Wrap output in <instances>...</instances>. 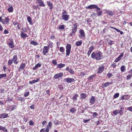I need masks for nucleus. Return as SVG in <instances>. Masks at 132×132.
<instances>
[{
	"label": "nucleus",
	"instance_id": "53",
	"mask_svg": "<svg viewBox=\"0 0 132 132\" xmlns=\"http://www.w3.org/2000/svg\"><path fill=\"white\" fill-rule=\"evenodd\" d=\"M94 49V47L93 46H91L89 48V51H91V52H92V50Z\"/></svg>",
	"mask_w": 132,
	"mask_h": 132
},
{
	"label": "nucleus",
	"instance_id": "28",
	"mask_svg": "<svg viewBox=\"0 0 132 132\" xmlns=\"http://www.w3.org/2000/svg\"><path fill=\"white\" fill-rule=\"evenodd\" d=\"M65 66V64L61 63L60 64H57V67L59 68H62L64 67Z\"/></svg>",
	"mask_w": 132,
	"mask_h": 132
},
{
	"label": "nucleus",
	"instance_id": "54",
	"mask_svg": "<svg viewBox=\"0 0 132 132\" xmlns=\"http://www.w3.org/2000/svg\"><path fill=\"white\" fill-rule=\"evenodd\" d=\"M9 33L8 31L6 29H5L4 30V33L5 34H7Z\"/></svg>",
	"mask_w": 132,
	"mask_h": 132
},
{
	"label": "nucleus",
	"instance_id": "13",
	"mask_svg": "<svg viewBox=\"0 0 132 132\" xmlns=\"http://www.w3.org/2000/svg\"><path fill=\"white\" fill-rule=\"evenodd\" d=\"M65 69L67 71H68L71 75H73L75 74L74 70L72 69H70L68 67H67Z\"/></svg>",
	"mask_w": 132,
	"mask_h": 132
},
{
	"label": "nucleus",
	"instance_id": "17",
	"mask_svg": "<svg viewBox=\"0 0 132 132\" xmlns=\"http://www.w3.org/2000/svg\"><path fill=\"white\" fill-rule=\"evenodd\" d=\"M123 53H121L120 54L119 56L115 60L114 62H118L119 61H120V60L121 59L122 57L123 56Z\"/></svg>",
	"mask_w": 132,
	"mask_h": 132
},
{
	"label": "nucleus",
	"instance_id": "19",
	"mask_svg": "<svg viewBox=\"0 0 132 132\" xmlns=\"http://www.w3.org/2000/svg\"><path fill=\"white\" fill-rule=\"evenodd\" d=\"M79 33L80 34V35L79 36L80 38H81L85 36V35L84 32L83 30H79Z\"/></svg>",
	"mask_w": 132,
	"mask_h": 132
},
{
	"label": "nucleus",
	"instance_id": "46",
	"mask_svg": "<svg viewBox=\"0 0 132 132\" xmlns=\"http://www.w3.org/2000/svg\"><path fill=\"white\" fill-rule=\"evenodd\" d=\"M86 75L85 72H80V75L82 77H83Z\"/></svg>",
	"mask_w": 132,
	"mask_h": 132
},
{
	"label": "nucleus",
	"instance_id": "37",
	"mask_svg": "<svg viewBox=\"0 0 132 132\" xmlns=\"http://www.w3.org/2000/svg\"><path fill=\"white\" fill-rule=\"evenodd\" d=\"M95 75H93L90 76L89 78H88V81H89V80L92 79L93 78H95Z\"/></svg>",
	"mask_w": 132,
	"mask_h": 132
},
{
	"label": "nucleus",
	"instance_id": "33",
	"mask_svg": "<svg viewBox=\"0 0 132 132\" xmlns=\"http://www.w3.org/2000/svg\"><path fill=\"white\" fill-rule=\"evenodd\" d=\"M27 20L29 23L31 24H32V19L29 16H28L27 18Z\"/></svg>",
	"mask_w": 132,
	"mask_h": 132
},
{
	"label": "nucleus",
	"instance_id": "57",
	"mask_svg": "<svg viewBox=\"0 0 132 132\" xmlns=\"http://www.w3.org/2000/svg\"><path fill=\"white\" fill-rule=\"evenodd\" d=\"M91 16L92 17H94L97 16V14L96 13H93L92 14Z\"/></svg>",
	"mask_w": 132,
	"mask_h": 132
},
{
	"label": "nucleus",
	"instance_id": "29",
	"mask_svg": "<svg viewBox=\"0 0 132 132\" xmlns=\"http://www.w3.org/2000/svg\"><path fill=\"white\" fill-rule=\"evenodd\" d=\"M82 42L81 40H79L76 42L75 43V45L77 46H80L82 44Z\"/></svg>",
	"mask_w": 132,
	"mask_h": 132
},
{
	"label": "nucleus",
	"instance_id": "9",
	"mask_svg": "<svg viewBox=\"0 0 132 132\" xmlns=\"http://www.w3.org/2000/svg\"><path fill=\"white\" fill-rule=\"evenodd\" d=\"M7 44L9 46L10 48H13L14 47V44L12 39L11 40L10 42L7 43Z\"/></svg>",
	"mask_w": 132,
	"mask_h": 132
},
{
	"label": "nucleus",
	"instance_id": "56",
	"mask_svg": "<svg viewBox=\"0 0 132 132\" xmlns=\"http://www.w3.org/2000/svg\"><path fill=\"white\" fill-rule=\"evenodd\" d=\"M127 109L132 112V106H130Z\"/></svg>",
	"mask_w": 132,
	"mask_h": 132
},
{
	"label": "nucleus",
	"instance_id": "52",
	"mask_svg": "<svg viewBox=\"0 0 132 132\" xmlns=\"http://www.w3.org/2000/svg\"><path fill=\"white\" fill-rule=\"evenodd\" d=\"M98 114V113L96 112H94L93 114V116L94 117H96Z\"/></svg>",
	"mask_w": 132,
	"mask_h": 132
},
{
	"label": "nucleus",
	"instance_id": "39",
	"mask_svg": "<svg viewBox=\"0 0 132 132\" xmlns=\"http://www.w3.org/2000/svg\"><path fill=\"white\" fill-rule=\"evenodd\" d=\"M53 44L52 42H49L47 44V45L48 46L52 47L53 46Z\"/></svg>",
	"mask_w": 132,
	"mask_h": 132
},
{
	"label": "nucleus",
	"instance_id": "34",
	"mask_svg": "<svg viewBox=\"0 0 132 132\" xmlns=\"http://www.w3.org/2000/svg\"><path fill=\"white\" fill-rule=\"evenodd\" d=\"M106 13L109 16L113 15L114 14V13L113 12L110 11L106 12Z\"/></svg>",
	"mask_w": 132,
	"mask_h": 132
},
{
	"label": "nucleus",
	"instance_id": "12",
	"mask_svg": "<svg viewBox=\"0 0 132 132\" xmlns=\"http://www.w3.org/2000/svg\"><path fill=\"white\" fill-rule=\"evenodd\" d=\"M36 3L39 4V5L41 6L44 7L45 6L44 3L42 0H37Z\"/></svg>",
	"mask_w": 132,
	"mask_h": 132
},
{
	"label": "nucleus",
	"instance_id": "61",
	"mask_svg": "<svg viewBox=\"0 0 132 132\" xmlns=\"http://www.w3.org/2000/svg\"><path fill=\"white\" fill-rule=\"evenodd\" d=\"M67 12L66 11H65L62 12V15H67Z\"/></svg>",
	"mask_w": 132,
	"mask_h": 132
},
{
	"label": "nucleus",
	"instance_id": "51",
	"mask_svg": "<svg viewBox=\"0 0 132 132\" xmlns=\"http://www.w3.org/2000/svg\"><path fill=\"white\" fill-rule=\"evenodd\" d=\"M29 92H26V93H24V96L25 97H26L27 96L29 95Z\"/></svg>",
	"mask_w": 132,
	"mask_h": 132
},
{
	"label": "nucleus",
	"instance_id": "63",
	"mask_svg": "<svg viewBox=\"0 0 132 132\" xmlns=\"http://www.w3.org/2000/svg\"><path fill=\"white\" fill-rule=\"evenodd\" d=\"M21 26V24H18L17 25L18 28L19 30L20 29V27Z\"/></svg>",
	"mask_w": 132,
	"mask_h": 132
},
{
	"label": "nucleus",
	"instance_id": "49",
	"mask_svg": "<svg viewBox=\"0 0 132 132\" xmlns=\"http://www.w3.org/2000/svg\"><path fill=\"white\" fill-rule=\"evenodd\" d=\"M132 76L131 75H129L128 76H127L126 77V79L127 80H129L130 78Z\"/></svg>",
	"mask_w": 132,
	"mask_h": 132
},
{
	"label": "nucleus",
	"instance_id": "40",
	"mask_svg": "<svg viewBox=\"0 0 132 132\" xmlns=\"http://www.w3.org/2000/svg\"><path fill=\"white\" fill-rule=\"evenodd\" d=\"M13 63V61H12V60H11V59H10L8 61V65L9 66H10L12 64V63Z\"/></svg>",
	"mask_w": 132,
	"mask_h": 132
},
{
	"label": "nucleus",
	"instance_id": "15",
	"mask_svg": "<svg viewBox=\"0 0 132 132\" xmlns=\"http://www.w3.org/2000/svg\"><path fill=\"white\" fill-rule=\"evenodd\" d=\"M8 114L3 113L0 114V119H4L8 117Z\"/></svg>",
	"mask_w": 132,
	"mask_h": 132
},
{
	"label": "nucleus",
	"instance_id": "24",
	"mask_svg": "<svg viewBox=\"0 0 132 132\" xmlns=\"http://www.w3.org/2000/svg\"><path fill=\"white\" fill-rule=\"evenodd\" d=\"M20 35L21 37L23 39L26 37H28V36L26 34L24 33L23 31L21 32Z\"/></svg>",
	"mask_w": 132,
	"mask_h": 132
},
{
	"label": "nucleus",
	"instance_id": "5",
	"mask_svg": "<svg viewBox=\"0 0 132 132\" xmlns=\"http://www.w3.org/2000/svg\"><path fill=\"white\" fill-rule=\"evenodd\" d=\"M63 75V74L62 72H60L59 73L56 74L54 76L53 78L55 79L59 78V79H60L62 78Z\"/></svg>",
	"mask_w": 132,
	"mask_h": 132
},
{
	"label": "nucleus",
	"instance_id": "50",
	"mask_svg": "<svg viewBox=\"0 0 132 132\" xmlns=\"http://www.w3.org/2000/svg\"><path fill=\"white\" fill-rule=\"evenodd\" d=\"M64 25H61L59 27V29H60L62 30L64 29Z\"/></svg>",
	"mask_w": 132,
	"mask_h": 132
},
{
	"label": "nucleus",
	"instance_id": "31",
	"mask_svg": "<svg viewBox=\"0 0 132 132\" xmlns=\"http://www.w3.org/2000/svg\"><path fill=\"white\" fill-rule=\"evenodd\" d=\"M8 11L9 12H12L13 11V9L12 6L10 7L7 9Z\"/></svg>",
	"mask_w": 132,
	"mask_h": 132
},
{
	"label": "nucleus",
	"instance_id": "59",
	"mask_svg": "<svg viewBox=\"0 0 132 132\" xmlns=\"http://www.w3.org/2000/svg\"><path fill=\"white\" fill-rule=\"evenodd\" d=\"M107 76H108L109 78H110L111 76H112V75L111 73H108L107 74Z\"/></svg>",
	"mask_w": 132,
	"mask_h": 132
},
{
	"label": "nucleus",
	"instance_id": "32",
	"mask_svg": "<svg viewBox=\"0 0 132 132\" xmlns=\"http://www.w3.org/2000/svg\"><path fill=\"white\" fill-rule=\"evenodd\" d=\"M39 80V78H38V79H37L36 80H33L32 81H30L29 82V83L31 84H32L36 82H37Z\"/></svg>",
	"mask_w": 132,
	"mask_h": 132
},
{
	"label": "nucleus",
	"instance_id": "30",
	"mask_svg": "<svg viewBox=\"0 0 132 132\" xmlns=\"http://www.w3.org/2000/svg\"><path fill=\"white\" fill-rule=\"evenodd\" d=\"M41 66V64L38 63L36 64L35 66L33 68V70H36L37 68L39 67H40Z\"/></svg>",
	"mask_w": 132,
	"mask_h": 132
},
{
	"label": "nucleus",
	"instance_id": "22",
	"mask_svg": "<svg viewBox=\"0 0 132 132\" xmlns=\"http://www.w3.org/2000/svg\"><path fill=\"white\" fill-rule=\"evenodd\" d=\"M12 60H13L14 63L17 64L18 63V62L17 61V57L16 55H15L13 56Z\"/></svg>",
	"mask_w": 132,
	"mask_h": 132
},
{
	"label": "nucleus",
	"instance_id": "6",
	"mask_svg": "<svg viewBox=\"0 0 132 132\" xmlns=\"http://www.w3.org/2000/svg\"><path fill=\"white\" fill-rule=\"evenodd\" d=\"M49 50V48L47 46H44L43 47V53L44 55L48 53Z\"/></svg>",
	"mask_w": 132,
	"mask_h": 132
},
{
	"label": "nucleus",
	"instance_id": "58",
	"mask_svg": "<svg viewBox=\"0 0 132 132\" xmlns=\"http://www.w3.org/2000/svg\"><path fill=\"white\" fill-rule=\"evenodd\" d=\"M4 19H2V17L0 16V22H2V24H4V22H3V20Z\"/></svg>",
	"mask_w": 132,
	"mask_h": 132
},
{
	"label": "nucleus",
	"instance_id": "36",
	"mask_svg": "<svg viewBox=\"0 0 132 132\" xmlns=\"http://www.w3.org/2000/svg\"><path fill=\"white\" fill-rule=\"evenodd\" d=\"M70 112L72 113L75 112L76 111V109L75 108H73L70 110Z\"/></svg>",
	"mask_w": 132,
	"mask_h": 132
},
{
	"label": "nucleus",
	"instance_id": "62",
	"mask_svg": "<svg viewBox=\"0 0 132 132\" xmlns=\"http://www.w3.org/2000/svg\"><path fill=\"white\" fill-rule=\"evenodd\" d=\"M34 123V122L32 120L30 121L29 122V124L30 125H33Z\"/></svg>",
	"mask_w": 132,
	"mask_h": 132
},
{
	"label": "nucleus",
	"instance_id": "44",
	"mask_svg": "<svg viewBox=\"0 0 132 132\" xmlns=\"http://www.w3.org/2000/svg\"><path fill=\"white\" fill-rule=\"evenodd\" d=\"M114 43V41H112L111 40H109L108 41V43L110 45H112Z\"/></svg>",
	"mask_w": 132,
	"mask_h": 132
},
{
	"label": "nucleus",
	"instance_id": "1",
	"mask_svg": "<svg viewBox=\"0 0 132 132\" xmlns=\"http://www.w3.org/2000/svg\"><path fill=\"white\" fill-rule=\"evenodd\" d=\"M91 57L93 59H95L97 61L102 59L103 57L102 53L101 52H98L96 53L93 52L91 54Z\"/></svg>",
	"mask_w": 132,
	"mask_h": 132
},
{
	"label": "nucleus",
	"instance_id": "42",
	"mask_svg": "<svg viewBox=\"0 0 132 132\" xmlns=\"http://www.w3.org/2000/svg\"><path fill=\"white\" fill-rule=\"evenodd\" d=\"M119 95V93H116L113 96V98H118Z\"/></svg>",
	"mask_w": 132,
	"mask_h": 132
},
{
	"label": "nucleus",
	"instance_id": "60",
	"mask_svg": "<svg viewBox=\"0 0 132 132\" xmlns=\"http://www.w3.org/2000/svg\"><path fill=\"white\" fill-rule=\"evenodd\" d=\"M111 66L113 68H115L116 66V65L115 63H113L111 65Z\"/></svg>",
	"mask_w": 132,
	"mask_h": 132
},
{
	"label": "nucleus",
	"instance_id": "23",
	"mask_svg": "<svg viewBox=\"0 0 132 132\" xmlns=\"http://www.w3.org/2000/svg\"><path fill=\"white\" fill-rule=\"evenodd\" d=\"M5 21H3V22H4V24H3L6 25L9 23V19L8 17H5Z\"/></svg>",
	"mask_w": 132,
	"mask_h": 132
},
{
	"label": "nucleus",
	"instance_id": "14",
	"mask_svg": "<svg viewBox=\"0 0 132 132\" xmlns=\"http://www.w3.org/2000/svg\"><path fill=\"white\" fill-rule=\"evenodd\" d=\"M98 7L96 5H91L86 7L87 9H96Z\"/></svg>",
	"mask_w": 132,
	"mask_h": 132
},
{
	"label": "nucleus",
	"instance_id": "20",
	"mask_svg": "<svg viewBox=\"0 0 132 132\" xmlns=\"http://www.w3.org/2000/svg\"><path fill=\"white\" fill-rule=\"evenodd\" d=\"M26 64L24 63H22L20 66L19 68V70L20 71L24 69L25 67Z\"/></svg>",
	"mask_w": 132,
	"mask_h": 132
},
{
	"label": "nucleus",
	"instance_id": "4",
	"mask_svg": "<svg viewBox=\"0 0 132 132\" xmlns=\"http://www.w3.org/2000/svg\"><path fill=\"white\" fill-rule=\"evenodd\" d=\"M122 106H120V110H115L114 111H113L112 112L113 113L114 115H118L119 113L120 114V115H121L122 114Z\"/></svg>",
	"mask_w": 132,
	"mask_h": 132
},
{
	"label": "nucleus",
	"instance_id": "8",
	"mask_svg": "<svg viewBox=\"0 0 132 132\" xmlns=\"http://www.w3.org/2000/svg\"><path fill=\"white\" fill-rule=\"evenodd\" d=\"M64 81L68 83H70L74 82L75 81V80L73 78H71L69 77L65 79L64 80Z\"/></svg>",
	"mask_w": 132,
	"mask_h": 132
},
{
	"label": "nucleus",
	"instance_id": "45",
	"mask_svg": "<svg viewBox=\"0 0 132 132\" xmlns=\"http://www.w3.org/2000/svg\"><path fill=\"white\" fill-rule=\"evenodd\" d=\"M80 96L81 97V98H84L86 97V95L82 93L81 94Z\"/></svg>",
	"mask_w": 132,
	"mask_h": 132
},
{
	"label": "nucleus",
	"instance_id": "55",
	"mask_svg": "<svg viewBox=\"0 0 132 132\" xmlns=\"http://www.w3.org/2000/svg\"><path fill=\"white\" fill-rule=\"evenodd\" d=\"M111 28H112L114 29V30H115L117 32H119L120 31V30H119L116 28L112 27Z\"/></svg>",
	"mask_w": 132,
	"mask_h": 132
},
{
	"label": "nucleus",
	"instance_id": "18",
	"mask_svg": "<svg viewBox=\"0 0 132 132\" xmlns=\"http://www.w3.org/2000/svg\"><path fill=\"white\" fill-rule=\"evenodd\" d=\"M130 96L128 95H123L121 97L120 100H128L130 98Z\"/></svg>",
	"mask_w": 132,
	"mask_h": 132
},
{
	"label": "nucleus",
	"instance_id": "64",
	"mask_svg": "<svg viewBox=\"0 0 132 132\" xmlns=\"http://www.w3.org/2000/svg\"><path fill=\"white\" fill-rule=\"evenodd\" d=\"M35 105L34 104L30 106V108L32 109H34V108Z\"/></svg>",
	"mask_w": 132,
	"mask_h": 132
},
{
	"label": "nucleus",
	"instance_id": "43",
	"mask_svg": "<svg viewBox=\"0 0 132 132\" xmlns=\"http://www.w3.org/2000/svg\"><path fill=\"white\" fill-rule=\"evenodd\" d=\"M52 63L54 65H56L57 63L56 60L55 59L52 60Z\"/></svg>",
	"mask_w": 132,
	"mask_h": 132
},
{
	"label": "nucleus",
	"instance_id": "47",
	"mask_svg": "<svg viewBox=\"0 0 132 132\" xmlns=\"http://www.w3.org/2000/svg\"><path fill=\"white\" fill-rule=\"evenodd\" d=\"M125 70V66L123 65L121 66V70L122 72H124Z\"/></svg>",
	"mask_w": 132,
	"mask_h": 132
},
{
	"label": "nucleus",
	"instance_id": "10",
	"mask_svg": "<svg viewBox=\"0 0 132 132\" xmlns=\"http://www.w3.org/2000/svg\"><path fill=\"white\" fill-rule=\"evenodd\" d=\"M14 106L13 105H8L6 108V110L11 111L14 110Z\"/></svg>",
	"mask_w": 132,
	"mask_h": 132
},
{
	"label": "nucleus",
	"instance_id": "7",
	"mask_svg": "<svg viewBox=\"0 0 132 132\" xmlns=\"http://www.w3.org/2000/svg\"><path fill=\"white\" fill-rule=\"evenodd\" d=\"M104 66L103 64L100 65L98 69L97 73H101L104 70Z\"/></svg>",
	"mask_w": 132,
	"mask_h": 132
},
{
	"label": "nucleus",
	"instance_id": "48",
	"mask_svg": "<svg viewBox=\"0 0 132 132\" xmlns=\"http://www.w3.org/2000/svg\"><path fill=\"white\" fill-rule=\"evenodd\" d=\"M60 50L61 52H63L64 51V48L63 47H61L60 48Z\"/></svg>",
	"mask_w": 132,
	"mask_h": 132
},
{
	"label": "nucleus",
	"instance_id": "41",
	"mask_svg": "<svg viewBox=\"0 0 132 132\" xmlns=\"http://www.w3.org/2000/svg\"><path fill=\"white\" fill-rule=\"evenodd\" d=\"M78 96V95L77 94L75 95L72 97V99L74 101H76L77 98V97Z\"/></svg>",
	"mask_w": 132,
	"mask_h": 132
},
{
	"label": "nucleus",
	"instance_id": "27",
	"mask_svg": "<svg viewBox=\"0 0 132 132\" xmlns=\"http://www.w3.org/2000/svg\"><path fill=\"white\" fill-rule=\"evenodd\" d=\"M109 85V83L108 82H106L103 84L102 85V88L105 87H107Z\"/></svg>",
	"mask_w": 132,
	"mask_h": 132
},
{
	"label": "nucleus",
	"instance_id": "38",
	"mask_svg": "<svg viewBox=\"0 0 132 132\" xmlns=\"http://www.w3.org/2000/svg\"><path fill=\"white\" fill-rule=\"evenodd\" d=\"M6 74H2L0 75V79L5 78L6 77Z\"/></svg>",
	"mask_w": 132,
	"mask_h": 132
},
{
	"label": "nucleus",
	"instance_id": "35",
	"mask_svg": "<svg viewBox=\"0 0 132 132\" xmlns=\"http://www.w3.org/2000/svg\"><path fill=\"white\" fill-rule=\"evenodd\" d=\"M30 44L32 45H38V43L34 40H31L30 42Z\"/></svg>",
	"mask_w": 132,
	"mask_h": 132
},
{
	"label": "nucleus",
	"instance_id": "21",
	"mask_svg": "<svg viewBox=\"0 0 132 132\" xmlns=\"http://www.w3.org/2000/svg\"><path fill=\"white\" fill-rule=\"evenodd\" d=\"M95 101V98L92 96L90 99L89 102L92 105L94 103Z\"/></svg>",
	"mask_w": 132,
	"mask_h": 132
},
{
	"label": "nucleus",
	"instance_id": "16",
	"mask_svg": "<svg viewBox=\"0 0 132 132\" xmlns=\"http://www.w3.org/2000/svg\"><path fill=\"white\" fill-rule=\"evenodd\" d=\"M96 14L97 16H99L101 15V14L102 13V12L100 9L98 7H97L96 9Z\"/></svg>",
	"mask_w": 132,
	"mask_h": 132
},
{
	"label": "nucleus",
	"instance_id": "2",
	"mask_svg": "<svg viewBox=\"0 0 132 132\" xmlns=\"http://www.w3.org/2000/svg\"><path fill=\"white\" fill-rule=\"evenodd\" d=\"M74 27L72 29V32L70 33V35L71 36H72L73 35L75 34V33L77 31L78 24L77 23H76L73 25Z\"/></svg>",
	"mask_w": 132,
	"mask_h": 132
},
{
	"label": "nucleus",
	"instance_id": "3",
	"mask_svg": "<svg viewBox=\"0 0 132 132\" xmlns=\"http://www.w3.org/2000/svg\"><path fill=\"white\" fill-rule=\"evenodd\" d=\"M71 44H67L66 46V56H69L70 54L71 51Z\"/></svg>",
	"mask_w": 132,
	"mask_h": 132
},
{
	"label": "nucleus",
	"instance_id": "25",
	"mask_svg": "<svg viewBox=\"0 0 132 132\" xmlns=\"http://www.w3.org/2000/svg\"><path fill=\"white\" fill-rule=\"evenodd\" d=\"M47 3L48 6L49 7L50 10H51L53 8L52 3L48 1H47Z\"/></svg>",
	"mask_w": 132,
	"mask_h": 132
},
{
	"label": "nucleus",
	"instance_id": "26",
	"mask_svg": "<svg viewBox=\"0 0 132 132\" xmlns=\"http://www.w3.org/2000/svg\"><path fill=\"white\" fill-rule=\"evenodd\" d=\"M0 130H2L4 132H7V130L5 127L0 126Z\"/></svg>",
	"mask_w": 132,
	"mask_h": 132
},
{
	"label": "nucleus",
	"instance_id": "11",
	"mask_svg": "<svg viewBox=\"0 0 132 132\" xmlns=\"http://www.w3.org/2000/svg\"><path fill=\"white\" fill-rule=\"evenodd\" d=\"M69 16V15H63L61 16L62 19L64 20L67 21L68 20Z\"/></svg>",
	"mask_w": 132,
	"mask_h": 132
}]
</instances>
